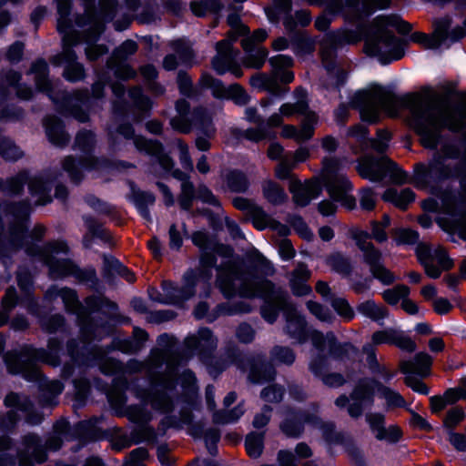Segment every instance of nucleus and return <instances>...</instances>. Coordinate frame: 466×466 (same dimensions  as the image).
Listing matches in <instances>:
<instances>
[{"mask_svg": "<svg viewBox=\"0 0 466 466\" xmlns=\"http://www.w3.org/2000/svg\"><path fill=\"white\" fill-rule=\"evenodd\" d=\"M283 396V390L280 387L276 385L265 388L261 392V397L268 402H279Z\"/></svg>", "mask_w": 466, "mask_h": 466, "instance_id": "56", "label": "nucleus"}, {"mask_svg": "<svg viewBox=\"0 0 466 466\" xmlns=\"http://www.w3.org/2000/svg\"><path fill=\"white\" fill-rule=\"evenodd\" d=\"M327 365H330V363L322 358H315L309 363V370L315 376L320 377L323 383L329 387H339L343 385L345 379L342 375L339 373H324Z\"/></svg>", "mask_w": 466, "mask_h": 466, "instance_id": "22", "label": "nucleus"}, {"mask_svg": "<svg viewBox=\"0 0 466 466\" xmlns=\"http://www.w3.org/2000/svg\"><path fill=\"white\" fill-rule=\"evenodd\" d=\"M84 70L80 64H73L66 67L64 76L69 81H76L83 77Z\"/></svg>", "mask_w": 466, "mask_h": 466, "instance_id": "62", "label": "nucleus"}, {"mask_svg": "<svg viewBox=\"0 0 466 466\" xmlns=\"http://www.w3.org/2000/svg\"><path fill=\"white\" fill-rule=\"evenodd\" d=\"M378 391L380 397L386 400L388 407H402L405 405L402 396L392 389L379 384Z\"/></svg>", "mask_w": 466, "mask_h": 466, "instance_id": "36", "label": "nucleus"}, {"mask_svg": "<svg viewBox=\"0 0 466 466\" xmlns=\"http://www.w3.org/2000/svg\"><path fill=\"white\" fill-rule=\"evenodd\" d=\"M351 237L362 252L363 260L370 266V269L381 263V253L369 241L370 236L367 232L356 229L351 232Z\"/></svg>", "mask_w": 466, "mask_h": 466, "instance_id": "15", "label": "nucleus"}, {"mask_svg": "<svg viewBox=\"0 0 466 466\" xmlns=\"http://www.w3.org/2000/svg\"><path fill=\"white\" fill-rule=\"evenodd\" d=\"M191 10L198 16L204 15L208 10L217 11L219 6L213 4V0H202L201 2L191 3Z\"/></svg>", "mask_w": 466, "mask_h": 466, "instance_id": "54", "label": "nucleus"}, {"mask_svg": "<svg viewBox=\"0 0 466 466\" xmlns=\"http://www.w3.org/2000/svg\"><path fill=\"white\" fill-rule=\"evenodd\" d=\"M352 403L349 405L348 412L357 418L362 414V404L373 403V390L368 382H360L350 394Z\"/></svg>", "mask_w": 466, "mask_h": 466, "instance_id": "18", "label": "nucleus"}, {"mask_svg": "<svg viewBox=\"0 0 466 466\" xmlns=\"http://www.w3.org/2000/svg\"><path fill=\"white\" fill-rule=\"evenodd\" d=\"M201 84L205 87L211 88L216 97L232 99L238 105H245L249 100L246 91L238 84L225 87L219 80L208 74L202 76Z\"/></svg>", "mask_w": 466, "mask_h": 466, "instance_id": "10", "label": "nucleus"}, {"mask_svg": "<svg viewBox=\"0 0 466 466\" xmlns=\"http://www.w3.org/2000/svg\"><path fill=\"white\" fill-rule=\"evenodd\" d=\"M401 436L400 429L396 425H391L389 428H386L380 435H379L378 440L380 441H387L390 442H396L400 440Z\"/></svg>", "mask_w": 466, "mask_h": 466, "instance_id": "60", "label": "nucleus"}, {"mask_svg": "<svg viewBox=\"0 0 466 466\" xmlns=\"http://www.w3.org/2000/svg\"><path fill=\"white\" fill-rule=\"evenodd\" d=\"M227 185L231 191L244 192L248 187V181L244 174L238 171H231L226 177Z\"/></svg>", "mask_w": 466, "mask_h": 466, "instance_id": "33", "label": "nucleus"}, {"mask_svg": "<svg viewBox=\"0 0 466 466\" xmlns=\"http://www.w3.org/2000/svg\"><path fill=\"white\" fill-rule=\"evenodd\" d=\"M394 166V163L386 157H381L380 159L365 157L359 161L357 170L364 178L380 181L383 178L386 169Z\"/></svg>", "mask_w": 466, "mask_h": 466, "instance_id": "13", "label": "nucleus"}, {"mask_svg": "<svg viewBox=\"0 0 466 466\" xmlns=\"http://www.w3.org/2000/svg\"><path fill=\"white\" fill-rule=\"evenodd\" d=\"M449 441L457 451H466V437L463 434L451 431L449 434Z\"/></svg>", "mask_w": 466, "mask_h": 466, "instance_id": "64", "label": "nucleus"}, {"mask_svg": "<svg viewBox=\"0 0 466 466\" xmlns=\"http://www.w3.org/2000/svg\"><path fill=\"white\" fill-rule=\"evenodd\" d=\"M297 102L294 104L285 103L279 108V113L270 116L267 121L268 127H279L283 123V117H289L296 114L303 115L306 118L307 114H314L309 110L307 100V92L303 88H298L295 92Z\"/></svg>", "mask_w": 466, "mask_h": 466, "instance_id": "11", "label": "nucleus"}, {"mask_svg": "<svg viewBox=\"0 0 466 466\" xmlns=\"http://www.w3.org/2000/svg\"><path fill=\"white\" fill-rule=\"evenodd\" d=\"M194 292L191 288L187 290H181L174 287L171 283H163V294L152 290L150 297L153 300L164 304H177L182 300L189 299Z\"/></svg>", "mask_w": 466, "mask_h": 466, "instance_id": "20", "label": "nucleus"}, {"mask_svg": "<svg viewBox=\"0 0 466 466\" xmlns=\"http://www.w3.org/2000/svg\"><path fill=\"white\" fill-rule=\"evenodd\" d=\"M293 227L295 230L305 239L310 240L313 238V233L310 231L307 224L300 218H296L293 219Z\"/></svg>", "mask_w": 466, "mask_h": 466, "instance_id": "63", "label": "nucleus"}, {"mask_svg": "<svg viewBox=\"0 0 466 466\" xmlns=\"http://www.w3.org/2000/svg\"><path fill=\"white\" fill-rule=\"evenodd\" d=\"M390 26L403 33L410 29V25L397 15H380L374 19L371 32L365 40L366 52L380 56L382 63L399 59L402 56L398 39L388 30Z\"/></svg>", "mask_w": 466, "mask_h": 466, "instance_id": "1", "label": "nucleus"}, {"mask_svg": "<svg viewBox=\"0 0 466 466\" xmlns=\"http://www.w3.org/2000/svg\"><path fill=\"white\" fill-rule=\"evenodd\" d=\"M450 171L444 166L441 158H436L430 163L429 167L420 165L417 167V176L421 179H440L449 176Z\"/></svg>", "mask_w": 466, "mask_h": 466, "instance_id": "24", "label": "nucleus"}, {"mask_svg": "<svg viewBox=\"0 0 466 466\" xmlns=\"http://www.w3.org/2000/svg\"><path fill=\"white\" fill-rule=\"evenodd\" d=\"M1 155L7 160H16L22 157V151L13 143L5 142V147L0 151Z\"/></svg>", "mask_w": 466, "mask_h": 466, "instance_id": "59", "label": "nucleus"}, {"mask_svg": "<svg viewBox=\"0 0 466 466\" xmlns=\"http://www.w3.org/2000/svg\"><path fill=\"white\" fill-rule=\"evenodd\" d=\"M366 420L371 431L375 433V437L378 439L379 435L386 429L384 427V415L380 413H370L366 415Z\"/></svg>", "mask_w": 466, "mask_h": 466, "instance_id": "46", "label": "nucleus"}, {"mask_svg": "<svg viewBox=\"0 0 466 466\" xmlns=\"http://www.w3.org/2000/svg\"><path fill=\"white\" fill-rule=\"evenodd\" d=\"M148 456L147 451L144 448H137L132 451L125 461L124 466H144L142 461Z\"/></svg>", "mask_w": 466, "mask_h": 466, "instance_id": "53", "label": "nucleus"}, {"mask_svg": "<svg viewBox=\"0 0 466 466\" xmlns=\"http://www.w3.org/2000/svg\"><path fill=\"white\" fill-rule=\"evenodd\" d=\"M228 22L232 29L226 39L216 44L217 56L212 60V66L220 75L231 71L237 76H240L241 72L237 68L238 51L232 48V44L238 36L248 34V28L239 24L238 17L235 15H229Z\"/></svg>", "mask_w": 466, "mask_h": 466, "instance_id": "6", "label": "nucleus"}, {"mask_svg": "<svg viewBox=\"0 0 466 466\" xmlns=\"http://www.w3.org/2000/svg\"><path fill=\"white\" fill-rule=\"evenodd\" d=\"M177 145L179 150V160L181 166L187 170H193V162L188 152V147L181 140L177 141Z\"/></svg>", "mask_w": 466, "mask_h": 466, "instance_id": "57", "label": "nucleus"}, {"mask_svg": "<svg viewBox=\"0 0 466 466\" xmlns=\"http://www.w3.org/2000/svg\"><path fill=\"white\" fill-rule=\"evenodd\" d=\"M434 261L438 262L441 271L448 270L453 266V262L447 256L445 249L440 246L433 249L431 263L433 264Z\"/></svg>", "mask_w": 466, "mask_h": 466, "instance_id": "44", "label": "nucleus"}, {"mask_svg": "<svg viewBox=\"0 0 466 466\" xmlns=\"http://www.w3.org/2000/svg\"><path fill=\"white\" fill-rule=\"evenodd\" d=\"M176 107L179 116L172 118L170 124L173 128L180 132L187 133L190 129V123L185 118V116L188 112L189 105L185 100H179L177 102Z\"/></svg>", "mask_w": 466, "mask_h": 466, "instance_id": "28", "label": "nucleus"}, {"mask_svg": "<svg viewBox=\"0 0 466 466\" xmlns=\"http://www.w3.org/2000/svg\"><path fill=\"white\" fill-rule=\"evenodd\" d=\"M134 144L138 150L145 151L151 155H157L161 150V147L158 143L146 140L140 137H134Z\"/></svg>", "mask_w": 466, "mask_h": 466, "instance_id": "45", "label": "nucleus"}, {"mask_svg": "<svg viewBox=\"0 0 466 466\" xmlns=\"http://www.w3.org/2000/svg\"><path fill=\"white\" fill-rule=\"evenodd\" d=\"M46 264L49 267L50 275L52 278H59L66 276L71 270V267L66 260H53L47 259Z\"/></svg>", "mask_w": 466, "mask_h": 466, "instance_id": "42", "label": "nucleus"}, {"mask_svg": "<svg viewBox=\"0 0 466 466\" xmlns=\"http://www.w3.org/2000/svg\"><path fill=\"white\" fill-rule=\"evenodd\" d=\"M326 262L332 270L340 275L349 276L351 272L352 268L350 259L340 253L331 254L327 258Z\"/></svg>", "mask_w": 466, "mask_h": 466, "instance_id": "29", "label": "nucleus"}, {"mask_svg": "<svg viewBox=\"0 0 466 466\" xmlns=\"http://www.w3.org/2000/svg\"><path fill=\"white\" fill-rule=\"evenodd\" d=\"M289 191L292 193L294 202L298 206L305 207L319 196L321 188L317 181L302 184L298 178H291Z\"/></svg>", "mask_w": 466, "mask_h": 466, "instance_id": "14", "label": "nucleus"}, {"mask_svg": "<svg viewBox=\"0 0 466 466\" xmlns=\"http://www.w3.org/2000/svg\"><path fill=\"white\" fill-rule=\"evenodd\" d=\"M341 170L339 158L325 157L322 160L320 179L333 199L348 209H352L356 206L355 198L350 194L352 186Z\"/></svg>", "mask_w": 466, "mask_h": 466, "instance_id": "5", "label": "nucleus"}, {"mask_svg": "<svg viewBox=\"0 0 466 466\" xmlns=\"http://www.w3.org/2000/svg\"><path fill=\"white\" fill-rule=\"evenodd\" d=\"M310 339L319 354L329 356L333 360H342L350 350H354L350 344L338 343L332 333L323 335L319 331H312Z\"/></svg>", "mask_w": 466, "mask_h": 466, "instance_id": "9", "label": "nucleus"}, {"mask_svg": "<svg viewBox=\"0 0 466 466\" xmlns=\"http://www.w3.org/2000/svg\"><path fill=\"white\" fill-rule=\"evenodd\" d=\"M250 216L254 226L258 229H264L268 227L276 228L278 223L274 221L265 211L258 207H251Z\"/></svg>", "mask_w": 466, "mask_h": 466, "instance_id": "31", "label": "nucleus"}, {"mask_svg": "<svg viewBox=\"0 0 466 466\" xmlns=\"http://www.w3.org/2000/svg\"><path fill=\"white\" fill-rule=\"evenodd\" d=\"M409 292L410 289L407 286L398 285L392 289H386L382 295L387 303L395 305L400 299L406 298Z\"/></svg>", "mask_w": 466, "mask_h": 466, "instance_id": "38", "label": "nucleus"}, {"mask_svg": "<svg viewBox=\"0 0 466 466\" xmlns=\"http://www.w3.org/2000/svg\"><path fill=\"white\" fill-rule=\"evenodd\" d=\"M218 287L226 297H231L238 291L240 296L253 298L268 297L274 291L273 284L257 277L239 275L236 270H221L218 277Z\"/></svg>", "mask_w": 466, "mask_h": 466, "instance_id": "4", "label": "nucleus"}, {"mask_svg": "<svg viewBox=\"0 0 466 466\" xmlns=\"http://www.w3.org/2000/svg\"><path fill=\"white\" fill-rule=\"evenodd\" d=\"M268 36V34L263 29L255 31L251 37H248L242 40V46L245 51H251L254 47L255 43L262 42Z\"/></svg>", "mask_w": 466, "mask_h": 466, "instance_id": "58", "label": "nucleus"}, {"mask_svg": "<svg viewBox=\"0 0 466 466\" xmlns=\"http://www.w3.org/2000/svg\"><path fill=\"white\" fill-rule=\"evenodd\" d=\"M281 430L288 436L297 437L302 431V427L300 422H291L287 417L286 420L281 424Z\"/></svg>", "mask_w": 466, "mask_h": 466, "instance_id": "61", "label": "nucleus"}, {"mask_svg": "<svg viewBox=\"0 0 466 466\" xmlns=\"http://www.w3.org/2000/svg\"><path fill=\"white\" fill-rule=\"evenodd\" d=\"M271 361L275 364L290 365L295 361V354L289 348L276 346L271 350Z\"/></svg>", "mask_w": 466, "mask_h": 466, "instance_id": "35", "label": "nucleus"}, {"mask_svg": "<svg viewBox=\"0 0 466 466\" xmlns=\"http://www.w3.org/2000/svg\"><path fill=\"white\" fill-rule=\"evenodd\" d=\"M310 278V271L308 268L299 264L291 273L289 284L291 290L296 296H305L310 293L311 288L307 284Z\"/></svg>", "mask_w": 466, "mask_h": 466, "instance_id": "23", "label": "nucleus"}, {"mask_svg": "<svg viewBox=\"0 0 466 466\" xmlns=\"http://www.w3.org/2000/svg\"><path fill=\"white\" fill-rule=\"evenodd\" d=\"M357 310L376 322H380L388 316L386 309L370 299L360 303L357 307Z\"/></svg>", "mask_w": 466, "mask_h": 466, "instance_id": "27", "label": "nucleus"}, {"mask_svg": "<svg viewBox=\"0 0 466 466\" xmlns=\"http://www.w3.org/2000/svg\"><path fill=\"white\" fill-rule=\"evenodd\" d=\"M370 271L373 278L379 279L384 285H390L395 280L393 273L386 268L382 263H380L377 266H372Z\"/></svg>", "mask_w": 466, "mask_h": 466, "instance_id": "43", "label": "nucleus"}, {"mask_svg": "<svg viewBox=\"0 0 466 466\" xmlns=\"http://www.w3.org/2000/svg\"><path fill=\"white\" fill-rule=\"evenodd\" d=\"M317 123L318 116L316 114H307L299 130L295 126L285 125L282 127L281 136L286 138H294L297 142L309 140L314 134Z\"/></svg>", "mask_w": 466, "mask_h": 466, "instance_id": "16", "label": "nucleus"}, {"mask_svg": "<svg viewBox=\"0 0 466 466\" xmlns=\"http://www.w3.org/2000/svg\"><path fill=\"white\" fill-rule=\"evenodd\" d=\"M383 199L393 203L401 209H405L413 201L414 193L409 188H404L400 191L390 188L383 194Z\"/></svg>", "mask_w": 466, "mask_h": 466, "instance_id": "26", "label": "nucleus"}, {"mask_svg": "<svg viewBox=\"0 0 466 466\" xmlns=\"http://www.w3.org/2000/svg\"><path fill=\"white\" fill-rule=\"evenodd\" d=\"M307 306L309 310L319 320L330 321L332 319V314L329 310L322 307L320 304L313 301H308Z\"/></svg>", "mask_w": 466, "mask_h": 466, "instance_id": "52", "label": "nucleus"}, {"mask_svg": "<svg viewBox=\"0 0 466 466\" xmlns=\"http://www.w3.org/2000/svg\"><path fill=\"white\" fill-rule=\"evenodd\" d=\"M295 167L294 164L289 162L287 158L281 159L279 165L276 167L275 175L279 179H289L296 178L292 174L291 170Z\"/></svg>", "mask_w": 466, "mask_h": 466, "instance_id": "49", "label": "nucleus"}, {"mask_svg": "<svg viewBox=\"0 0 466 466\" xmlns=\"http://www.w3.org/2000/svg\"><path fill=\"white\" fill-rule=\"evenodd\" d=\"M248 53L245 64L248 66L259 68L265 62L268 56V51L264 48H258L256 50L246 51Z\"/></svg>", "mask_w": 466, "mask_h": 466, "instance_id": "40", "label": "nucleus"}, {"mask_svg": "<svg viewBox=\"0 0 466 466\" xmlns=\"http://www.w3.org/2000/svg\"><path fill=\"white\" fill-rule=\"evenodd\" d=\"M396 104V97L390 89L375 84L358 91L350 99V106L360 111L361 119L370 123L379 119L380 109L394 116Z\"/></svg>", "mask_w": 466, "mask_h": 466, "instance_id": "3", "label": "nucleus"}, {"mask_svg": "<svg viewBox=\"0 0 466 466\" xmlns=\"http://www.w3.org/2000/svg\"><path fill=\"white\" fill-rule=\"evenodd\" d=\"M136 201L141 215L145 218L149 219V212L146 208V206L153 205L155 202V197L151 193L143 192L137 195Z\"/></svg>", "mask_w": 466, "mask_h": 466, "instance_id": "51", "label": "nucleus"}, {"mask_svg": "<svg viewBox=\"0 0 466 466\" xmlns=\"http://www.w3.org/2000/svg\"><path fill=\"white\" fill-rule=\"evenodd\" d=\"M404 382L408 387H410L418 393L427 395L430 392V390L427 387V385L424 382H422L420 379L414 377L413 374H406Z\"/></svg>", "mask_w": 466, "mask_h": 466, "instance_id": "55", "label": "nucleus"}, {"mask_svg": "<svg viewBox=\"0 0 466 466\" xmlns=\"http://www.w3.org/2000/svg\"><path fill=\"white\" fill-rule=\"evenodd\" d=\"M46 134L53 144L62 146L67 142V136L62 130L60 124L56 122L55 118L46 119Z\"/></svg>", "mask_w": 466, "mask_h": 466, "instance_id": "30", "label": "nucleus"}, {"mask_svg": "<svg viewBox=\"0 0 466 466\" xmlns=\"http://www.w3.org/2000/svg\"><path fill=\"white\" fill-rule=\"evenodd\" d=\"M412 125L420 136L421 143L426 147L433 148L437 145L438 132L441 127L453 125L447 118L449 112L428 98L417 97L410 105Z\"/></svg>", "mask_w": 466, "mask_h": 466, "instance_id": "2", "label": "nucleus"}, {"mask_svg": "<svg viewBox=\"0 0 466 466\" xmlns=\"http://www.w3.org/2000/svg\"><path fill=\"white\" fill-rule=\"evenodd\" d=\"M416 255L430 278L438 279L441 276V269L431 263L433 249L426 244H419L416 248Z\"/></svg>", "mask_w": 466, "mask_h": 466, "instance_id": "25", "label": "nucleus"}, {"mask_svg": "<svg viewBox=\"0 0 466 466\" xmlns=\"http://www.w3.org/2000/svg\"><path fill=\"white\" fill-rule=\"evenodd\" d=\"M263 194L265 198L273 204H279L284 201L286 194L283 189L279 187L273 181H266L263 185Z\"/></svg>", "mask_w": 466, "mask_h": 466, "instance_id": "34", "label": "nucleus"}, {"mask_svg": "<svg viewBox=\"0 0 466 466\" xmlns=\"http://www.w3.org/2000/svg\"><path fill=\"white\" fill-rule=\"evenodd\" d=\"M392 238L397 245H410L418 240L419 235L409 228H397L393 231Z\"/></svg>", "mask_w": 466, "mask_h": 466, "instance_id": "37", "label": "nucleus"}, {"mask_svg": "<svg viewBox=\"0 0 466 466\" xmlns=\"http://www.w3.org/2000/svg\"><path fill=\"white\" fill-rule=\"evenodd\" d=\"M277 299L278 305L282 307L285 310L288 332L293 337L299 338L305 330V321L303 318L298 314L296 309L286 303L282 296L278 295Z\"/></svg>", "mask_w": 466, "mask_h": 466, "instance_id": "21", "label": "nucleus"}, {"mask_svg": "<svg viewBox=\"0 0 466 466\" xmlns=\"http://www.w3.org/2000/svg\"><path fill=\"white\" fill-rule=\"evenodd\" d=\"M390 0H339L331 1L328 9L330 13H341L348 20L360 19L362 15L370 14L375 8L384 9L390 6Z\"/></svg>", "mask_w": 466, "mask_h": 466, "instance_id": "8", "label": "nucleus"}, {"mask_svg": "<svg viewBox=\"0 0 466 466\" xmlns=\"http://www.w3.org/2000/svg\"><path fill=\"white\" fill-rule=\"evenodd\" d=\"M464 419L465 412L463 409L461 407H454L447 412L443 420V426L447 429L452 430Z\"/></svg>", "mask_w": 466, "mask_h": 466, "instance_id": "39", "label": "nucleus"}, {"mask_svg": "<svg viewBox=\"0 0 466 466\" xmlns=\"http://www.w3.org/2000/svg\"><path fill=\"white\" fill-rule=\"evenodd\" d=\"M371 342L376 346L384 343L393 344L407 352H414L417 349L415 341L401 330L394 328L375 331L371 336Z\"/></svg>", "mask_w": 466, "mask_h": 466, "instance_id": "12", "label": "nucleus"}, {"mask_svg": "<svg viewBox=\"0 0 466 466\" xmlns=\"http://www.w3.org/2000/svg\"><path fill=\"white\" fill-rule=\"evenodd\" d=\"M432 364V358L426 352L417 353L412 360H403L400 361V370L404 374H418L420 376H428Z\"/></svg>", "mask_w": 466, "mask_h": 466, "instance_id": "19", "label": "nucleus"}, {"mask_svg": "<svg viewBox=\"0 0 466 466\" xmlns=\"http://www.w3.org/2000/svg\"><path fill=\"white\" fill-rule=\"evenodd\" d=\"M244 413L243 409L240 406L236 407L228 413H218L214 414V421L216 423H231L237 421Z\"/></svg>", "mask_w": 466, "mask_h": 466, "instance_id": "48", "label": "nucleus"}, {"mask_svg": "<svg viewBox=\"0 0 466 466\" xmlns=\"http://www.w3.org/2000/svg\"><path fill=\"white\" fill-rule=\"evenodd\" d=\"M57 10L59 18L57 21V28L61 33H65L63 36L64 41V52L63 55L67 61H73L75 55L71 52L70 46L76 43L75 36L66 33L67 27L66 17L70 10V0H57Z\"/></svg>", "mask_w": 466, "mask_h": 466, "instance_id": "17", "label": "nucleus"}, {"mask_svg": "<svg viewBox=\"0 0 466 466\" xmlns=\"http://www.w3.org/2000/svg\"><path fill=\"white\" fill-rule=\"evenodd\" d=\"M333 309L339 314L341 317L350 319L354 316V312L348 301L342 298H337L332 300Z\"/></svg>", "mask_w": 466, "mask_h": 466, "instance_id": "50", "label": "nucleus"}, {"mask_svg": "<svg viewBox=\"0 0 466 466\" xmlns=\"http://www.w3.org/2000/svg\"><path fill=\"white\" fill-rule=\"evenodd\" d=\"M47 65L44 61H38L32 66V71L37 74L36 85L42 90H47L49 87L48 81L45 78Z\"/></svg>", "mask_w": 466, "mask_h": 466, "instance_id": "47", "label": "nucleus"}, {"mask_svg": "<svg viewBox=\"0 0 466 466\" xmlns=\"http://www.w3.org/2000/svg\"><path fill=\"white\" fill-rule=\"evenodd\" d=\"M264 435L262 433H249L246 438V450L248 454L253 458H258L264 447Z\"/></svg>", "mask_w": 466, "mask_h": 466, "instance_id": "32", "label": "nucleus"}, {"mask_svg": "<svg viewBox=\"0 0 466 466\" xmlns=\"http://www.w3.org/2000/svg\"><path fill=\"white\" fill-rule=\"evenodd\" d=\"M195 197L194 185L189 180H184L181 184V194L179 197V205L184 209L191 207L192 200Z\"/></svg>", "mask_w": 466, "mask_h": 466, "instance_id": "41", "label": "nucleus"}, {"mask_svg": "<svg viewBox=\"0 0 466 466\" xmlns=\"http://www.w3.org/2000/svg\"><path fill=\"white\" fill-rule=\"evenodd\" d=\"M451 24V18H441L434 23L435 29L431 35L414 33L411 35V40L422 45L425 48H437L447 39L456 41L464 35V30L461 26L450 30Z\"/></svg>", "mask_w": 466, "mask_h": 466, "instance_id": "7", "label": "nucleus"}]
</instances>
